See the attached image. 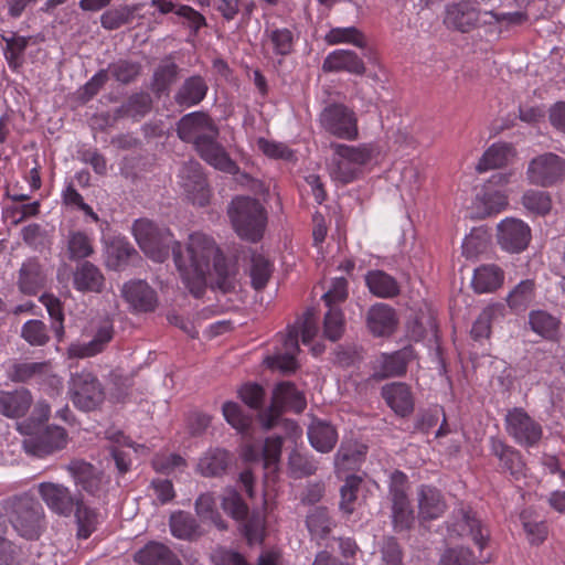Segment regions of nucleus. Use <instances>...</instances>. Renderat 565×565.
Returning a JSON list of instances; mask_svg holds the SVG:
<instances>
[{
    "label": "nucleus",
    "instance_id": "nucleus-1",
    "mask_svg": "<svg viewBox=\"0 0 565 565\" xmlns=\"http://www.w3.org/2000/svg\"><path fill=\"white\" fill-rule=\"evenodd\" d=\"M173 260L180 276L195 297H201L205 290L206 276L213 268L216 278L215 286L223 292L235 288V273L231 270L215 241L201 232L189 236L185 253L180 243L173 246Z\"/></svg>",
    "mask_w": 565,
    "mask_h": 565
},
{
    "label": "nucleus",
    "instance_id": "nucleus-2",
    "mask_svg": "<svg viewBox=\"0 0 565 565\" xmlns=\"http://www.w3.org/2000/svg\"><path fill=\"white\" fill-rule=\"evenodd\" d=\"M177 131L179 138L193 143L200 157L213 168L230 174L238 172L235 161L217 142L218 128L206 114L194 111L184 115L178 122Z\"/></svg>",
    "mask_w": 565,
    "mask_h": 565
},
{
    "label": "nucleus",
    "instance_id": "nucleus-3",
    "mask_svg": "<svg viewBox=\"0 0 565 565\" xmlns=\"http://www.w3.org/2000/svg\"><path fill=\"white\" fill-rule=\"evenodd\" d=\"M318 333V319L316 311L307 309L291 326H288L287 333L280 335L281 347H277L271 355L264 360L265 364L282 373H290L297 370L298 362L296 355L299 352V334L301 342L309 345Z\"/></svg>",
    "mask_w": 565,
    "mask_h": 565
},
{
    "label": "nucleus",
    "instance_id": "nucleus-4",
    "mask_svg": "<svg viewBox=\"0 0 565 565\" xmlns=\"http://www.w3.org/2000/svg\"><path fill=\"white\" fill-rule=\"evenodd\" d=\"M333 156L329 164L332 180L348 184L362 175L364 168L374 159L376 149L371 143L350 146L332 143Z\"/></svg>",
    "mask_w": 565,
    "mask_h": 565
},
{
    "label": "nucleus",
    "instance_id": "nucleus-5",
    "mask_svg": "<svg viewBox=\"0 0 565 565\" xmlns=\"http://www.w3.org/2000/svg\"><path fill=\"white\" fill-rule=\"evenodd\" d=\"M228 215L239 237L250 242H257L263 237L267 224V213L257 199L235 198L228 207Z\"/></svg>",
    "mask_w": 565,
    "mask_h": 565
},
{
    "label": "nucleus",
    "instance_id": "nucleus-6",
    "mask_svg": "<svg viewBox=\"0 0 565 565\" xmlns=\"http://www.w3.org/2000/svg\"><path fill=\"white\" fill-rule=\"evenodd\" d=\"M132 235L146 256L157 263H163L169 256L170 248L173 250L178 243L169 228L158 226L148 218L134 222Z\"/></svg>",
    "mask_w": 565,
    "mask_h": 565
},
{
    "label": "nucleus",
    "instance_id": "nucleus-7",
    "mask_svg": "<svg viewBox=\"0 0 565 565\" xmlns=\"http://www.w3.org/2000/svg\"><path fill=\"white\" fill-rule=\"evenodd\" d=\"M67 394L73 405L83 412L96 409L105 399V391L100 381L88 370H82L71 375Z\"/></svg>",
    "mask_w": 565,
    "mask_h": 565
},
{
    "label": "nucleus",
    "instance_id": "nucleus-8",
    "mask_svg": "<svg viewBox=\"0 0 565 565\" xmlns=\"http://www.w3.org/2000/svg\"><path fill=\"white\" fill-rule=\"evenodd\" d=\"M489 14L488 11L481 10L477 1L460 0L445 6L443 23L450 31L469 33L488 25Z\"/></svg>",
    "mask_w": 565,
    "mask_h": 565
},
{
    "label": "nucleus",
    "instance_id": "nucleus-9",
    "mask_svg": "<svg viewBox=\"0 0 565 565\" xmlns=\"http://www.w3.org/2000/svg\"><path fill=\"white\" fill-rule=\"evenodd\" d=\"M504 428L509 437L524 448L537 447L544 434L541 423L522 407H513L507 412Z\"/></svg>",
    "mask_w": 565,
    "mask_h": 565
},
{
    "label": "nucleus",
    "instance_id": "nucleus-10",
    "mask_svg": "<svg viewBox=\"0 0 565 565\" xmlns=\"http://www.w3.org/2000/svg\"><path fill=\"white\" fill-rule=\"evenodd\" d=\"M527 182L541 188L556 186L565 181V158L544 152L532 158L526 169Z\"/></svg>",
    "mask_w": 565,
    "mask_h": 565
},
{
    "label": "nucleus",
    "instance_id": "nucleus-11",
    "mask_svg": "<svg viewBox=\"0 0 565 565\" xmlns=\"http://www.w3.org/2000/svg\"><path fill=\"white\" fill-rule=\"evenodd\" d=\"M43 518L42 505L31 497H20L12 504L10 522L22 537L38 539L43 527Z\"/></svg>",
    "mask_w": 565,
    "mask_h": 565
},
{
    "label": "nucleus",
    "instance_id": "nucleus-12",
    "mask_svg": "<svg viewBox=\"0 0 565 565\" xmlns=\"http://www.w3.org/2000/svg\"><path fill=\"white\" fill-rule=\"evenodd\" d=\"M306 398L290 382H282L276 386L273 393L271 404L267 411L260 414L264 428L269 429L277 423L285 409L300 413L306 408Z\"/></svg>",
    "mask_w": 565,
    "mask_h": 565
},
{
    "label": "nucleus",
    "instance_id": "nucleus-13",
    "mask_svg": "<svg viewBox=\"0 0 565 565\" xmlns=\"http://www.w3.org/2000/svg\"><path fill=\"white\" fill-rule=\"evenodd\" d=\"M321 127L330 135L345 140H355L359 135L358 118L353 110L343 104H331L319 115Z\"/></svg>",
    "mask_w": 565,
    "mask_h": 565
},
{
    "label": "nucleus",
    "instance_id": "nucleus-14",
    "mask_svg": "<svg viewBox=\"0 0 565 565\" xmlns=\"http://www.w3.org/2000/svg\"><path fill=\"white\" fill-rule=\"evenodd\" d=\"M66 444L67 434L64 428L47 426L35 436L26 439L23 447L28 454L38 458H44L65 448Z\"/></svg>",
    "mask_w": 565,
    "mask_h": 565
},
{
    "label": "nucleus",
    "instance_id": "nucleus-15",
    "mask_svg": "<svg viewBox=\"0 0 565 565\" xmlns=\"http://www.w3.org/2000/svg\"><path fill=\"white\" fill-rule=\"evenodd\" d=\"M531 239L530 226L522 220L507 217L498 224V243L507 252L524 250Z\"/></svg>",
    "mask_w": 565,
    "mask_h": 565
},
{
    "label": "nucleus",
    "instance_id": "nucleus-16",
    "mask_svg": "<svg viewBox=\"0 0 565 565\" xmlns=\"http://www.w3.org/2000/svg\"><path fill=\"white\" fill-rule=\"evenodd\" d=\"M180 178L188 198L194 204L203 206L209 202L210 190L199 162L185 163L180 170Z\"/></svg>",
    "mask_w": 565,
    "mask_h": 565
},
{
    "label": "nucleus",
    "instance_id": "nucleus-17",
    "mask_svg": "<svg viewBox=\"0 0 565 565\" xmlns=\"http://www.w3.org/2000/svg\"><path fill=\"white\" fill-rule=\"evenodd\" d=\"M39 493L49 509L64 516L71 515L78 502L66 487L58 483L42 482L39 484Z\"/></svg>",
    "mask_w": 565,
    "mask_h": 565
},
{
    "label": "nucleus",
    "instance_id": "nucleus-18",
    "mask_svg": "<svg viewBox=\"0 0 565 565\" xmlns=\"http://www.w3.org/2000/svg\"><path fill=\"white\" fill-rule=\"evenodd\" d=\"M125 300L136 311H152L157 307L156 291L145 280H131L121 288Z\"/></svg>",
    "mask_w": 565,
    "mask_h": 565
},
{
    "label": "nucleus",
    "instance_id": "nucleus-19",
    "mask_svg": "<svg viewBox=\"0 0 565 565\" xmlns=\"http://www.w3.org/2000/svg\"><path fill=\"white\" fill-rule=\"evenodd\" d=\"M33 397L28 388L0 391V414L10 419L24 417L31 408Z\"/></svg>",
    "mask_w": 565,
    "mask_h": 565
},
{
    "label": "nucleus",
    "instance_id": "nucleus-20",
    "mask_svg": "<svg viewBox=\"0 0 565 565\" xmlns=\"http://www.w3.org/2000/svg\"><path fill=\"white\" fill-rule=\"evenodd\" d=\"M412 358L411 348H404L391 354L383 353L373 363L374 376L377 379L399 376L406 372L407 363Z\"/></svg>",
    "mask_w": 565,
    "mask_h": 565
},
{
    "label": "nucleus",
    "instance_id": "nucleus-21",
    "mask_svg": "<svg viewBox=\"0 0 565 565\" xmlns=\"http://www.w3.org/2000/svg\"><path fill=\"white\" fill-rule=\"evenodd\" d=\"M366 326L375 337L391 335L397 326V317L394 309L386 303L372 306L366 315Z\"/></svg>",
    "mask_w": 565,
    "mask_h": 565
},
{
    "label": "nucleus",
    "instance_id": "nucleus-22",
    "mask_svg": "<svg viewBox=\"0 0 565 565\" xmlns=\"http://www.w3.org/2000/svg\"><path fill=\"white\" fill-rule=\"evenodd\" d=\"M382 397L395 414L405 417L414 409L411 388L405 383L394 382L382 387Z\"/></svg>",
    "mask_w": 565,
    "mask_h": 565
},
{
    "label": "nucleus",
    "instance_id": "nucleus-23",
    "mask_svg": "<svg viewBox=\"0 0 565 565\" xmlns=\"http://www.w3.org/2000/svg\"><path fill=\"white\" fill-rule=\"evenodd\" d=\"M114 329L110 321H103L97 328L93 339L87 343H74L68 348V354L73 358H89L102 352L113 339Z\"/></svg>",
    "mask_w": 565,
    "mask_h": 565
},
{
    "label": "nucleus",
    "instance_id": "nucleus-24",
    "mask_svg": "<svg viewBox=\"0 0 565 565\" xmlns=\"http://www.w3.org/2000/svg\"><path fill=\"white\" fill-rule=\"evenodd\" d=\"M233 461L232 455L223 448H210L199 459L196 470L203 477H221Z\"/></svg>",
    "mask_w": 565,
    "mask_h": 565
},
{
    "label": "nucleus",
    "instance_id": "nucleus-25",
    "mask_svg": "<svg viewBox=\"0 0 565 565\" xmlns=\"http://www.w3.org/2000/svg\"><path fill=\"white\" fill-rule=\"evenodd\" d=\"M322 68L326 72L347 71L356 75L365 72L363 61L350 50H335L329 53L323 61Z\"/></svg>",
    "mask_w": 565,
    "mask_h": 565
},
{
    "label": "nucleus",
    "instance_id": "nucleus-26",
    "mask_svg": "<svg viewBox=\"0 0 565 565\" xmlns=\"http://www.w3.org/2000/svg\"><path fill=\"white\" fill-rule=\"evenodd\" d=\"M449 532L458 536L470 535L481 550L484 548L489 539V532L482 529L475 514L463 509L459 511L458 520L449 526Z\"/></svg>",
    "mask_w": 565,
    "mask_h": 565
},
{
    "label": "nucleus",
    "instance_id": "nucleus-27",
    "mask_svg": "<svg viewBox=\"0 0 565 565\" xmlns=\"http://www.w3.org/2000/svg\"><path fill=\"white\" fill-rule=\"evenodd\" d=\"M105 278L94 264L84 262L73 273V285L76 290L83 292H100Z\"/></svg>",
    "mask_w": 565,
    "mask_h": 565
},
{
    "label": "nucleus",
    "instance_id": "nucleus-28",
    "mask_svg": "<svg viewBox=\"0 0 565 565\" xmlns=\"http://www.w3.org/2000/svg\"><path fill=\"white\" fill-rule=\"evenodd\" d=\"M491 452L499 459L501 467L515 479L524 476L525 466L519 450L499 439L492 438Z\"/></svg>",
    "mask_w": 565,
    "mask_h": 565
},
{
    "label": "nucleus",
    "instance_id": "nucleus-29",
    "mask_svg": "<svg viewBox=\"0 0 565 565\" xmlns=\"http://www.w3.org/2000/svg\"><path fill=\"white\" fill-rule=\"evenodd\" d=\"M209 90L207 84L200 75H193L186 78L174 95V100L179 106L192 107L200 104Z\"/></svg>",
    "mask_w": 565,
    "mask_h": 565
},
{
    "label": "nucleus",
    "instance_id": "nucleus-30",
    "mask_svg": "<svg viewBox=\"0 0 565 565\" xmlns=\"http://www.w3.org/2000/svg\"><path fill=\"white\" fill-rule=\"evenodd\" d=\"M515 157V149L505 142H495L491 145L482 154L476 166L479 173L492 169H499L508 164Z\"/></svg>",
    "mask_w": 565,
    "mask_h": 565
},
{
    "label": "nucleus",
    "instance_id": "nucleus-31",
    "mask_svg": "<svg viewBox=\"0 0 565 565\" xmlns=\"http://www.w3.org/2000/svg\"><path fill=\"white\" fill-rule=\"evenodd\" d=\"M504 274L502 269L493 264L482 265L475 269L472 287L478 294L492 292L503 284Z\"/></svg>",
    "mask_w": 565,
    "mask_h": 565
},
{
    "label": "nucleus",
    "instance_id": "nucleus-32",
    "mask_svg": "<svg viewBox=\"0 0 565 565\" xmlns=\"http://www.w3.org/2000/svg\"><path fill=\"white\" fill-rule=\"evenodd\" d=\"M141 565H181L174 554L163 544L151 542L135 554Z\"/></svg>",
    "mask_w": 565,
    "mask_h": 565
},
{
    "label": "nucleus",
    "instance_id": "nucleus-33",
    "mask_svg": "<svg viewBox=\"0 0 565 565\" xmlns=\"http://www.w3.org/2000/svg\"><path fill=\"white\" fill-rule=\"evenodd\" d=\"M45 274L34 258L25 260L19 275V287L23 294L35 295L45 284Z\"/></svg>",
    "mask_w": 565,
    "mask_h": 565
},
{
    "label": "nucleus",
    "instance_id": "nucleus-34",
    "mask_svg": "<svg viewBox=\"0 0 565 565\" xmlns=\"http://www.w3.org/2000/svg\"><path fill=\"white\" fill-rule=\"evenodd\" d=\"M308 438L311 446L320 452H329L338 440L335 428L329 423L313 420L308 427Z\"/></svg>",
    "mask_w": 565,
    "mask_h": 565
},
{
    "label": "nucleus",
    "instance_id": "nucleus-35",
    "mask_svg": "<svg viewBox=\"0 0 565 565\" xmlns=\"http://www.w3.org/2000/svg\"><path fill=\"white\" fill-rule=\"evenodd\" d=\"M418 509L424 520H434L443 515L446 504L437 489L422 486L418 491Z\"/></svg>",
    "mask_w": 565,
    "mask_h": 565
},
{
    "label": "nucleus",
    "instance_id": "nucleus-36",
    "mask_svg": "<svg viewBox=\"0 0 565 565\" xmlns=\"http://www.w3.org/2000/svg\"><path fill=\"white\" fill-rule=\"evenodd\" d=\"M366 446L353 440L342 441L334 457L338 470H351L360 465L366 454Z\"/></svg>",
    "mask_w": 565,
    "mask_h": 565
},
{
    "label": "nucleus",
    "instance_id": "nucleus-37",
    "mask_svg": "<svg viewBox=\"0 0 565 565\" xmlns=\"http://www.w3.org/2000/svg\"><path fill=\"white\" fill-rule=\"evenodd\" d=\"M559 320L545 310H532L529 313L530 329L546 340H554L559 330Z\"/></svg>",
    "mask_w": 565,
    "mask_h": 565
},
{
    "label": "nucleus",
    "instance_id": "nucleus-38",
    "mask_svg": "<svg viewBox=\"0 0 565 565\" xmlns=\"http://www.w3.org/2000/svg\"><path fill=\"white\" fill-rule=\"evenodd\" d=\"M520 520L531 545H541L548 535L546 522L541 519L534 511L524 510L520 514Z\"/></svg>",
    "mask_w": 565,
    "mask_h": 565
},
{
    "label": "nucleus",
    "instance_id": "nucleus-39",
    "mask_svg": "<svg viewBox=\"0 0 565 565\" xmlns=\"http://www.w3.org/2000/svg\"><path fill=\"white\" fill-rule=\"evenodd\" d=\"M323 40L328 45L351 44L359 49H364L367 44L363 32L355 26L331 28Z\"/></svg>",
    "mask_w": 565,
    "mask_h": 565
},
{
    "label": "nucleus",
    "instance_id": "nucleus-40",
    "mask_svg": "<svg viewBox=\"0 0 565 565\" xmlns=\"http://www.w3.org/2000/svg\"><path fill=\"white\" fill-rule=\"evenodd\" d=\"M369 290L380 298H392L399 291L396 280L382 270H371L365 276Z\"/></svg>",
    "mask_w": 565,
    "mask_h": 565
},
{
    "label": "nucleus",
    "instance_id": "nucleus-41",
    "mask_svg": "<svg viewBox=\"0 0 565 565\" xmlns=\"http://www.w3.org/2000/svg\"><path fill=\"white\" fill-rule=\"evenodd\" d=\"M535 298V282L521 280L507 296L508 307L514 312H523Z\"/></svg>",
    "mask_w": 565,
    "mask_h": 565
},
{
    "label": "nucleus",
    "instance_id": "nucleus-42",
    "mask_svg": "<svg viewBox=\"0 0 565 565\" xmlns=\"http://www.w3.org/2000/svg\"><path fill=\"white\" fill-rule=\"evenodd\" d=\"M1 38L6 42V61L11 70L18 71L23 64L24 51L29 45L31 36L11 33V35H2Z\"/></svg>",
    "mask_w": 565,
    "mask_h": 565
},
{
    "label": "nucleus",
    "instance_id": "nucleus-43",
    "mask_svg": "<svg viewBox=\"0 0 565 565\" xmlns=\"http://www.w3.org/2000/svg\"><path fill=\"white\" fill-rule=\"evenodd\" d=\"M67 255L71 260L84 259L93 255V239L82 231H71L66 236Z\"/></svg>",
    "mask_w": 565,
    "mask_h": 565
},
{
    "label": "nucleus",
    "instance_id": "nucleus-44",
    "mask_svg": "<svg viewBox=\"0 0 565 565\" xmlns=\"http://www.w3.org/2000/svg\"><path fill=\"white\" fill-rule=\"evenodd\" d=\"M51 372L49 362H22L13 363L9 371V377L13 382L24 383L36 376L46 375Z\"/></svg>",
    "mask_w": 565,
    "mask_h": 565
},
{
    "label": "nucleus",
    "instance_id": "nucleus-45",
    "mask_svg": "<svg viewBox=\"0 0 565 565\" xmlns=\"http://www.w3.org/2000/svg\"><path fill=\"white\" fill-rule=\"evenodd\" d=\"M68 471L72 473L75 482L85 491L94 493L98 489L99 479L90 463L82 460L72 461L68 465Z\"/></svg>",
    "mask_w": 565,
    "mask_h": 565
},
{
    "label": "nucleus",
    "instance_id": "nucleus-46",
    "mask_svg": "<svg viewBox=\"0 0 565 565\" xmlns=\"http://www.w3.org/2000/svg\"><path fill=\"white\" fill-rule=\"evenodd\" d=\"M170 529L173 536L181 540H191L201 535L194 518L184 512L173 513L170 518Z\"/></svg>",
    "mask_w": 565,
    "mask_h": 565
},
{
    "label": "nucleus",
    "instance_id": "nucleus-47",
    "mask_svg": "<svg viewBox=\"0 0 565 565\" xmlns=\"http://www.w3.org/2000/svg\"><path fill=\"white\" fill-rule=\"evenodd\" d=\"M392 499V519L396 530L408 529L414 520L406 492H396Z\"/></svg>",
    "mask_w": 565,
    "mask_h": 565
},
{
    "label": "nucleus",
    "instance_id": "nucleus-48",
    "mask_svg": "<svg viewBox=\"0 0 565 565\" xmlns=\"http://www.w3.org/2000/svg\"><path fill=\"white\" fill-rule=\"evenodd\" d=\"M76 522L78 526L77 535L81 539H87L102 521V515L94 509L84 505L82 502L76 503Z\"/></svg>",
    "mask_w": 565,
    "mask_h": 565
},
{
    "label": "nucleus",
    "instance_id": "nucleus-49",
    "mask_svg": "<svg viewBox=\"0 0 565 565\" xmlns=\"http://www.w3.org/2000/svg\"><path fill=\"white\" fill-rule=\"evenodd\" d=\"M136 8L127 4L105 11L100 17L102 26L106 30H116L128 24L134 19Z\"/></svg>",
    "mask_w": 565,
    "mask_h": 565
},
{
    "label": "nucleus",
    "instance_id": "nucleus-50",
    "mask_svg": "<svg viewBox=\"0 0 565 565\" xmlns=\"http://www.w3.org/2000/svg\"><path fill=\"white\" fill-rule=\"evenodd\" d=\"M40 301L49 312L55 337L61 341L64 337V313L60 299L51 294H44L41 296Z\"/></svg>",
    "mask_w": 565,
    "mask_h": 565
},
{
    "label": "nucleus",
    "instance_id": "nucleus-51",
    "mask_svg": "<svg viewBox=\"0 0 565 565\" xmlns=\"http://www.w3.org/2000/svg\"><path fill=\"white\" fill-rule=\"evenodd\" d=\"M522 204L531 213L546 215L552 209V199L545 191L527 190L522 196Z\"/></svg>",
    "mask_w": 565,
    "mask_h": 565
},
{
    "label": "nucleus",
    "instance_id": "nucleus-52",
    "mask_svg": "<svg viewBox=\"0 0 565 565\" xmlns=\"http://www.w3.org/2000/svg\"><path fill=\"white\" fill-rule=\"evenodd\" d=\"M289 470L295 478H303L311 476L317 471V462L312 457L307 454H302L298 450H294L289 455Z\"/></svg>",
    "mask_w": 565,
    "mask_h": 565
},
{
    "label": "nucleus",
    "instance_id": "nucleus-53",
    "mask_svg": "<svg viewBox=\"0 0 565 565\" xmlns=\"http://www.w3.org/2000/svg\"><path fill=\"white\" fill-rule=\"evenodd\" d=\"M21 335L29 344L34 347H42L50 340L45 323L35 319L23 324Z\"/></svg>",
    "mask_w": 565,
    "mask_h": 565
},
{
    "label": "nucleus",
    "instance_id": "nucleus-54",
    "mask_svg": "<svg viewBox=\"0 0 565 565\" xmlns=\"http://www.w3.org/2000/svg\"><path fill=\"white\" fill-rule=\"evenodd\" d=\"M225 420L237 431L245 433L252 423L249 416L245 415L237 403L226 402L222 407Z\"/></svg>",
    "mask_w": 565,
    "mask_h": 565
},
{
    "label": "nucleus",
    "instance_id": "nucleus-55",
    "mask_svg": "<svg viewBox=\"0 0 565 565\" xmlns=\"http://www.w3.org/2000/svg\"><path fill=\"white\" fill-rule=\"evenodd\" d=\"M271 275V265L267 258L260 254L252 256L250 278L254 288L262 289L266 286Z\"/></svg>",
    "mask_w": 565,
    "mask_h": 565
},
{
    "label": "nucleus",
    "instance_id": "nucleus-56",
    "mask_svg": "<svg viewBox=\"0 0 565 565\" xmlns=\"http://www.w3.org/2000/svg\"><path fill=\"white\" fill-rule=\"evenodd\" d=\"M215 501L211 494H201L196 502L195 509L196 513L203 519L209 520L212 524H214L218 530H225L226 524L221 519L218 513L214 510Z\"/></svg>",
    "mask_w": 565,
    "mask_h": 565
},
{
    "label": "nucleus",
    "instance_id": "nucleus-57",
    "mask_svg": "<svg viewBox=\"0 0 565 565\" xmlns=\"http://www.w3.org/2000/svg\"><path fill=\"white\" fill-rule=\"evenodd\" d=\"M323 327L326 338L331 341H337L344 330L342 311L335 307H329V310L324 316Z\"/></svg>",
    "mask_w": 565,
    "mask_h": 565
},
{
    "label": "nucleus",
    "instance_id": "nucleus-58",
    "mask_svg": "<svg viewBox=\"0 0 565 565\" xmlns=\"http://www.w3.org/2000/svg\"><path fill=\"white\" fill-rule=\"evenodd\" d=\"M307 527L313 535H327L331 531V521L328 511L323 508L312 510L307 516Z\"/></svg>",
    "mask_w": 565,
    "mask_h": 565
},
{
    "label": "nucleus",
    "instance_id": "nucleus-59",
    "mask_svg": "<svg viewBox=\"0 0 565 565\" xmlns=\"http://www.w3.org/2000/svg\"><path fill=\"white\" fill-rule=\"evenodd\" d=\"M223 510L236 520L244 519L247 515V505L242 500L238 492L234 489H226L222 499Z\"/></svg>",
    "mask_w": 565,
    "mask_h": 565
},
{
    "label": "nucleus",
    "instance_id": "nucleus-60",
    "mask_svg": "<svg viewBox=\"0 0 565 565\" xmlns=\"http://www.w3.org/2000/svg\"><path fill=\"white\" fill-rule=\"evenodd\" d=\"M362 479L358 476H349L345 479L344 484L340 489L341 493V501H340V508L345 513H352L354 510V502L356 500V493L360 488Z\"/></svg>",
    "mask_w": 565,
    "mask_h": 565
},
{
    "label": "nucleus",
    "instance_id": "nucleus-61",
    "mask_svg": "<svg viewBox=\"0 0 565 565\" xmlns=\"http://www.w3.org/2000/svg\"><path fill=\"white\" fill-rule=\"evenodd\" d=\"M151 108V98L148 94H135L121 107L125 116L132 118L145 116Z\"/></svg>",
    "mask_w": 565,
    "mask_h": 565
},
{
    "label": "nucleus",
    "instance_id": "nucleus-62",
    "mask_svg": "<svg viewBox=\"0 0 565 565\" xmlns=\"http://www.w3.org/2000/svg\"><path fill=\"white\" fill-rule=\"evenodd\" d=\"M273 51L277 55H288L294 47V35L288 29H276L269 35Z\"/></svg>",
    "mask_w": 565,
    "mask_h": 565
},
{
    "label": "nucleus",
    "instance_id": "nucleus-63",
    "mask_svg": "<svg viewBox=\"0 0 565 565\" xmlns=\"http://www.w3.org/2000/svg\"><path fill=\"white\" fill-rule=\"evenodd\" d=\"M258 149L269 158L291 160L294 158L292 150L285 143L266 138L257 140Z\"/></svg>",
    "mask_w": 565,
    "mask_h": 565
},
{
    "label": "nucleus",
    "instance_id": "nucleus-64",
    "mask_svg": "<svg viewBox=\"0 0 565 565\" xmlns=\"http://www.w3.org/2000/svg\"><path fill=\"white\" fill-rule=\"evenodd\" d=\"M498 311L499 308L497 306H489L480 312L471 328V335L475 339L489 337L491 331V321Z\"/></svg>",
    "mask_w": 565,
    "mask_h": 565
}]
</instances>
